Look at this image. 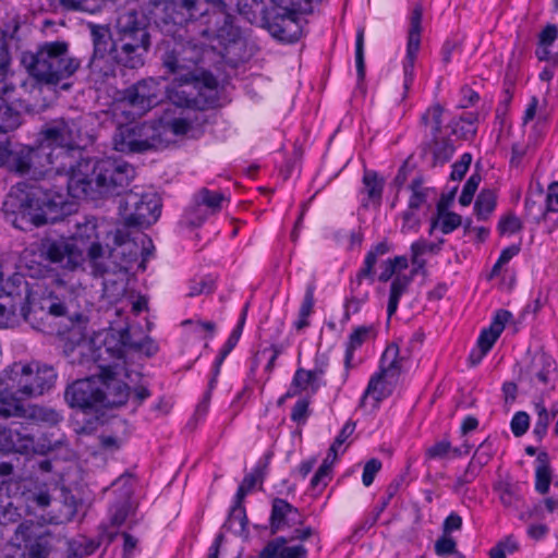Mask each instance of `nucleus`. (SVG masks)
<instances>
[{
    "label": "nucleus",
    "instance_id": "nucleus-49",
    "mask_svg": "<svg viewBox=\"0 0 558 558\" xmlns=\"http://www.w3.org/2000/svg\"><path fill=\"white\" fill-rule=\"evenodd\" d=\"M21 151L22 148L19 150H11L7 145H3L2 142H0V165L2 166L8 163L20 174L29 177V179L34 181L33 183L40 182L39 177L33 175L31 172L21 171L16 168V157Z\"/></svg>",
    "mask_w": 558,
    "mask_h": 558
},
{
    "label": "nucleus",
    "instance_id": "nucleus-30",
    "mask_svg": "<svg viewBox=\"0 0 558 558\" xmlns=\"http://www.w3.org/2000/svg\"><path fill=\"white\" fill-rule=\"evenodd\" d=\"M390 250L391 245L386 240L371 247V250L365 255L363 266L357 271L355 279L351 281L352 291H354L353 286H361L364 279L369 280L371 283L375 281L374 266L376 265L378 258L389 253Z\"/></svg>",
    "mask_w": 558,
    "mask_h": 558
},
{
    "label": "nucleus",
    "instance_id": "nucleus-33",
    "mask_svg": "<svg viewBox=\"0 0 558 558\" xmlns=\"http://www.w3.org/2000/svg\"><path fill=\"white\" fill-rule=\"evenodd\" d=\"M23 507L22 501H16L14 494L8 490V483L0 486V524L17 522L22 513L20 509Z\"/></svg>",
    "mask_w": 558,
    "mask_h": 558
},
{
    "label": "nucleus",
    "instance_id": "nucleus-2",
    "mask_svg": "<svg viewBox=\"0 0 558 558\" xmlns=\"http://www.w3.org/2000/svg\"><path fill=\"white\" fill-rule=\"evenodd\" d=\"M148 10L156 27L169 39L165 40L163 66L172 74L186 71L191 74L202 60L201 47L189 37L187 24L206 17L208 27L209 8L201 9L199 0H140Z\"/></svg>",
    "mask_w": 558,
    "mask_h": 558
},
{
    "label": "nucleus",
    "instance_id": "nucleus-11",
    "mask_svg": "<svg viewBox=\"0 0 558 558\" xmlns=\"http://www.w3.org/2000/svg\"><path fill=\"white\" fill-rule=\"evenodd\" d=\"M284 4L282 12L265 17V26L269 34L279 41L293 44L302 36V19L299 12L305 10L311 0H279Z\"/></svg>",
    "mask_w": 558,
    "mask_h": 558
},
{
    "label": "nucleus",
    "instance_id": "nucleus-45",
    "mask_svg": "<svg viewBox=\"0 0 558 558\" xmlns=\"http://www.w3.org/2000/svg\"><path fill=\"white\" fill-rule=\"evenodd\" d=\"M372 331L373 328L371 326H359L350 333L344 356V364L347 368L350 367L351 361L354 356V351L367 340Z\"/></svg>",
    "mask_w": 558,
    "mask_h": 558
},
{
    "label": "nucleus",
    "instance_id": "nucleus-39",
    "mask_svg": "<svg viewBox=\"0 0 558 558\" xmlns=\"http://www.w3.org/2000/svg\"><path fill=\"white\" fill-rule=\"evenodd\" d=\"M542 220H549L553 228H558V181L548 185L545 208L539 207V215L534 217L537 223Z\"/></svg>",
    "mask_w": 558,
    "mask_h": 558
},
{
    "label": "nucleus",
    "instance_id": "nucleus-24",
    "mask_svg": "<svg viewBox=\"0 0 558 558\" xmlns=\"http://www.w3.org/2000/svg\"><path fill=\"white\" fill-rule=\"evenodd\" d=\"M8 377L7 373L0 372V420L22 418L26 399L17 392V388Z\"/></svg>",
    "mask_w": 558,
    "mask_h": 558
},
{
    "label": "nucleus",
    "instance_id": "nucleus-46",
    "mask_svg": "<svg viewBox=\"0 0 558 558\" xmlns=\"http://www.w3.org/2000/svg\"><path fill=\"white\" fill-rule=\"evenodd\" d=\"M58 512L53 514L50 522L53 524H63L72 521L77 512V501L69 492H63V501L59 502Z\"/></svg>",
    "mask_w": 558,
    "mask_h": 558
},
{
    "label": "nucleus",
    "instance_id": "nucleus-44",
    "mask_svg": "<svg viewBox=\"0 0 558 558\" xmlns=\"http://www.w3.org/2000/svg\"><path fill=\"white\" fill-rule=\"evenodd\" d=\"M247 524L248 519L246 517L245 507L232 506L222 529L233 532L236 535H243L247 533Z\"/></svg>",
    "mask_w": 558,
    "mask_h": 558
},
{
    "label": "nucleus",
    "instance_id": "nucleus-52",
    "mask_svg": "<svg viewBox=\"0 0 558 558\" xmlns=\"http://www.w3.org/2000/svg\"><path fill=\"white\" fill-rule=\"evenodd\" d=\"M434 551L438 557L457 555V542L451 535L442 533L434 544Z\"/></svg>",
    "mask_w": 558,
    "mask_h": 558
},
{
    "label": "nucleus",
    "instance_id": "nucleus-1",
    "mask_svg": "<svg viewBox=\"0 0 558 558\" xmlns=\"http://www.w3.org/2000/svg\"><path fill=\"white\" fill-rule=\"evenodd\" d=\"M36 147H22L16 168L40 182H19L3 203L8 221L22 231L62 220L73 210V198L97 199L120 195L135 177V169L111 157L77 160L75 123L56 119L43 125Z\"/></svg>",
    "mask_w": 558,
    "mask_h": 558
},
{
    "label": "nucleus",
    "instance_id": "nucleus-35",
    "mask_svg": "<svg viewBox=\"0 0 558 558\" xmlns=\"http://www.w3.org/2000/svg\"><path fill=\"white\" fill-rule=\"evenodd\" d=\"M363 189L361 190L362 194H365V198L362 199V205L364 207L368 206V203H374L379 205L383 197V191L385 186V181L383 178L378 175V173L374 170H365L363 174Z\"/></svg>",
    "mask_w": 558,
    "mask_h": 558
},
{
    "label": "nucleus",
    "instance_id": "nucleus-36",
    "mask_svg": "<svg viewBox=\"0 0 558 558\" xmlns=\"http://www.w3.org/2000/svg\"><path fill=\"white\" fill-rule=\"evenodd\" d=\"M421 148L423 153H432L434 166L446 163L453 154V147L449 138L440 135H437L434 141H430V137L422 140Z\"/></svg>",
    "mask_w": 558,
    "mask_h": 558
},
{
    "label": "nucleus",
    "instance_id": "nucleus-55",
    "mask_svg": "<svg viewBox=\"0 0 558 558\" xmlns=\"http://www.w3.org/2000/svg\"><path fill=\"white\" fill-rule=\"evenodd\" d=\"M523 225L521 220L513 214L509 213L508 215L500 218L497 229L501 235L504 234H514L522 230Z\"/></svg>",
    "mask_w": 558,
    "mask_h": 558
},
{
    "label": "nucleus",
    "instance_id": "nucleus-10",
    "mask_svg": "<svg viewBox=\"0 0 558 558\" xmlns=\"http://www.w3.org/2000/svg\"><path fill=\"white\" fill-rule=\"evenodd\" d=\"M160 199L154 193L128 192L119 204V215L128 227H148L160 216Z\"/></svg>",
    "mask_w": 558,
    "mask_h": 558
},
{
    "label": "nucleus",
    "instance_id": "nucleus-43",
    "mask_svg": "<svg viewBox=\"0 0 558 558\" xmlns=\"http://www.w3.org/2000/svg\"><path fill=\"white\" fill-rule=\"evenodd\" d=\"M497 206V194L494 190H482L474 204V213L478 220H487Z\"/></svg>",
    "mask_w": 558,
    "mask_h": 558
},
{
    "label": "nucleus",
    "instance_id": "nucleus-22",
    "mask_svg": "<svg viewBox=\"0 0 558 558\" xmlns=\"http://www.w3.org/2000/svg\"><path fill=\"white\" fill-rule=\"evenodd\" d=\"M150 40H128L116 37L112 62L125 69H138L144 65L149 51Z\"/></svg>",
    "mask_w": 558,
    "mask_h": 558
},
{
    "label": "nucleus",
    "instance_id": "nucleus-56",
    "mask_svg": "<svg viewBox=\"0 0 558 558\" xmlns=\"http://www.w3.org/2000/svg\"><path fill=\"white\" fill-rule=\"evenodd\" d=\"M481 182V177L477 173L472 174L463 185L461 195L459 197V203L462 206H469L474 197V194L478 187Z\"/></svg>",
    "mask_w": 558,
    "mask_h": 558
},
{
    "label": "nucleus",
    "instance_id": "nucleus-19",
    "mask_svg": "<svg viewBox=\"0 0 558 558\" xmlns=\"http://www.w3.org/2000/svg\"><path fill=\"white\" fill-rule=\"evenodd\" d=\"M142 12L135 9H129L119 14L116 23V37L128 40H150L148 32V22H153L148 10L140 0H136Z\"/></svg>",
    "mask_w": 558,
    "mask_h": 558
},
{
    "label": "nucleus",
    "instance_id": "nucleus-7",
    "mask_svg": "<svg viewBox=\"0 0 558 558\" xmlns=\"http://www.w3.org/2000/svg\"><path fill=\"white\" fill-rule=\"evenodd\" d=\"M216 87L217 82L213 75L205 77L203 83L186 80L167 88L168 101L163 106L165 108L174 106L181 109L205 110L214 107L217 101Z\"/></svg>",
    "mask_w": 558,
    "mask_h": 558
},
{
    "label": "nucleus",
    "instance_id": "nucleus-62",
    "mask_svg": "<svg viewBox=\"0 0 558 558\" xmlns=\"http://www.w3.org/2000/svg\"><path fill=\"white\" fill-rule=\"evenodd\" d=\"M511 318H512L511 312L500 308V310L496 311V313L493 317V320L487 329L500 337V335L502 333V331L506 327V324Z\"/></svg>",
    "mask_w": 558,
    "mask_h": 558
},
{
    "label": "nucleus",
    "instance_id": "nucleus-60",
    "mask_svg": "<svg viewBox=\"0 0 558 558\" xmlns=\"http://www.w3.org/2000/svg\"><path fill=\"white\" fill-rule=\"evenodd\" d=\"M530 427V416L524 411L514 413L510 422V428L515 437L523 436Z\"/></svg>",
    "mask_w": 558,
    "mask_h": 558
},
{
    "label": "nucleus",
    "instance_id": "nucleus-37",
    "mask_svg": "<svg viewBox=\"0 0 558 558\" xmlns=\"http://www.w3.org/2000/svg\"><path fill=\"white\" fill-rule=\"evenodd\" d=\"M315 291L316 282L315 279L313 278L306 283L304 296L298 313V319L293 323V327L298 331H302L303 329L307 328L311 324L310 316L314 312Z\"/></svg>",
    "mask_w": 558,
    "mask_h": 558
},
{
    "label": "nucleus",
    "instance_id": "nucleus-59",
    "mask_svg": "<svg viewBox=\"0 0 558 558\" xmlns=\"http://www.w3.org/2000/svg\"><path fill=\"white\" fill-rule=\"evenodd\" d=\"M310 414V401L306 398H302L292 408L291 420L298 425H305Z\"/></svg>",
    "mask_w": 558,
    "mask_h": 558
},
{
    "label": "nucleus",
    "instance_id": "nucleus-20",
    "mask_svg": "<svg viewBox=\"0 0 558 558\" xmlns=\"http://www.w3.org/2000/svg\"><path fill=\"white\" fill-rule=\"evenodd\" d=\"M201 9L204 4L210 5L208 27L202 31V34L208 38L229 39L233 40L236 36V31L232 25V15L228 12L225 0H199Z\"/></svg>",
    "mask_w": 558,
    "mask_h": 558
},
{
    "label": "nucleus",
    "instance_id": "nucleus-64",
    "mask_svg": "<svg viewBox=\"0 0 558 558\" xmlns=\"http://www.w3.org/2000/svg\"><path fill=\"white\" fill-rule=\"evenodd\" d=\"M480 471L481 468H478L477 465L473 464L470 461L464 472L457 477L456 483L453 485L454 492H459L462 487L472 483L478 475Z\"/></svg>",
    "mask_w": 558,
    "mask_h": 558
},
{
    "label": "nucleus",
    "instance_id": "nucleus-48",
    "mask_svg": "<svg viewBox=\"0 0 558 558\" xmlns=\"http://www.w3.org/2000/svg\"><path fill=\"white\" fill-rule=\"evenodd\" d=\"M238 11L250 23H255L265 11L263 0H238Z\"/></svg>",
    "mask_w": 558,
    "mask_h": 558
},
{
    "label": "nucleus",
    "instance_id": "nucleus-6",
    "mask_svg": "<svg viewBox=\"0 0 558 558\" xmlns=\"http://www.w3.org/2000/svg\"><path fill=\"white\" fill-rule=\"evenodd\" d=\"M17 392L26 400L49 393L56 386L58 373L50 364L39 361L13 362L2 369Z\"/></svg>",
    "mask_w": 558,
    "mask_h": 558
},
{
    "label": "nucleus",
    "instance_id": "nucleus-9",
    "mask_svg": "<svg viewBox=\"0 0 558 558\" xmlns=\"http://www.w3.org/2000/svg\"><path fill=\"white\" fill-rule=\"evenodd\" d=\"M399 353L400 350L396 343L386 348L380 357L379 371L369 378L362 401L371 397L378 403L393 392L401 372L402 359Z\"/></svg>",
    "mask_w": 558,
    "mask_h": 558
},
{
    "label": "nucleus",
    "instance_id": "nucleus-12",
    "mask_svg": "<svg viewBox=\"0 0 558 558\" xmlns=\"http://www.w3.org/2000/svg\"><path fill=\"white\" fill-rule=\"evenodd\" d=\"M63 445H65L64 436L54 442L38 445L39 449H36L34 436L25 424L0 425V450L4 452L28 453L34 450L45 454Z\"/></svg>",
    "mask_w": 558,
    "mask_h": 558
},
{
    "label": "nucleus",
    "instance_id": "nucleus-32",
    "mask_svg": "<svg viewBox=\"0 0 558 558\" xmlns=\"http://www.w3.org/2000/svg\"><path fill=\"white\" fill-rule=\"evenodd\" d=\"M554 371H556V361L546 353L535 354L525 367V374L530 381H538L543 385L549 383L550 373Z\"/></svg>",
    "mask_w": 558,
    "mask_h": 558
},
{
    "label": "nucleus",
    "instance_id": "nucleus-18",
    "mask_svg": "<svg viewBox=\"0 0 558 558\" xmlns=\"http://www.w3.org/2000/svg\"><path fill=\"white\" fill-rule=\"evenodd\" d=\"M227 201L225 193L202 187L194 194L191 205L185 209L184 218L190 226L199 227L210 216L219 213Z\"/></svg>",
    "mask_w": 558,
    "mask_h": 558
},
{
    "label": "nucleus",
    "instance_id": "nucleus-41",
    "mask_svg": "<svg viewBox=\"0 0 558 558\" xmlns=\"http://www.w3.org/2000/svg\"><path fill=\"white\" fill-rule=\"evenodd\" d=\"M462 225V217L453 211L445 210L442 202L437 205V218L432 220L429 234L439 228L444 234L453 232Z\"/></svg>",
    "mask_w": 558,
    "mask_h": 558
},
{
    "label": "nucleus",
    "instance_id": "nucleus-25",
    "mask_svg": "<svg viewBox=\"0 0 558 558\" xmlns=\"http://www.w3.org/2000/svg\"><path fill=\"white\" fill-rule=\"evenodd\" d=\"M303 520L299 509L282 498H275L271 502V512L269 517V527L271 535L291 527L295 524H302Z\"/></svg>",
    "mask_w": 558,
    "mask_h": 558
},
{
    "label": "nucleus",
    "instance_id": "nucleus-29",
    "mask_svg": "<svg viewBox=\"0 0 558 558\" xmlns=\"http://www.w3.org/2000/svg\"><path fill=\"white\" fill-rule=\"evenodd\" d=\"M22 418L39 426L54 427L63 422L64 416L61 411L48 405L26 404Z\"/></svg>",
    "mask_w": 558,
    "mask_h": 558
},
{
    "label": "nucleus",
    "instance_id": "nucleus-5",
    "mask_svg": "<svg viewBox=\"0 0 558 558\" xmlns=\"http://www.w3.org/2000/svg\"><path fill=\"white\" fill-rule=\"evenodd\" d=\"M78 355L74 363L87 366L90 369L93 364L98 369V377L104 395V409L121 407L126 403L130 396V387L116 377V366L105 363L104 355L112 356L107 347H94L92 343H84L76 348Z\"/></svg>",
    "mask_w": 558,
    "mask_h": 558
},
{
    "label": "nucleus",
    "instance_id": "nucleus-53",
    "mask_svg": "<svg viewBox=\"0 0 558 558\" xmlns=\"http://www.w3.org/2000/svg\"><path fill=\"white\" fill-rule=\"evenodd\" d=\"M292 386L298 390H305L308 386H311L312 391L316 392L320 384L317 383V380L312 377L311 373H308L306 369L298 368L292 379Z\"/></svg>",
    "mask_w": 558,
    "mask_h": 558
},
{
    "label": "nucleus",
    "instance_id": "nucleus-3",
    "mask_svg": "<svg viewBox=\"0 0 558 558\" xmlns=\"http://www.w3.org/2000/svg\"><path fill=\"white\" fill-rule=\"evenodd\" d=\"M21 63L37 83L57 85L71 77L80 68L78 59L73 58L64 41L45 43L36 52L25 51Z\"/></svg>",
    "mask_w": 558,
    "mask_h": 558
},
{
    "label": "nucleus",
    "instance_id": "nucleus-16",
    "mask_svg": "<svg viewBox=\"0 0 558 558\" xmlns=\"http://www.w3.org/2000/svg\"><path fill=\"white\" fill-rule=\"evenodd\" d=\"M423 11V4L415 3L409 15L407 54L403 61L402 99L408 97L414 82V63L421 47Z\"/></svg>",
    "mask_w": 558,
    "mask_h": 558
},
{
    "label": "nucleus",
    "instance_id": "nucleus-51",
    "mask_svg": "<svg viewBox=\"0 0 558 558\" xmlns=\"http://www.w3.org/2000/svg\"><path fill=\"white\" fill-rule=\"evenodd\" d=\"M355 65L359 84L365 78L364 28H359L355 39Z\"/></svg>",
    "mask_w": 558,
    "mask_h": 558
},
{
    "label": "nucleus",
    "instance_id": "nucleus-63",
    "mask_svg": "<svg viewBox=\"0 0 558 558\" xmlns=\"http://www.w3.org/2000/svg\"><path fill=\"white\" fill-rule=\"evenodd\" d=\"M420 226L421 219L417 211L407 208V210L402 213L401 232L405 234L417 231Z\"/></svg>",
    "mask_w": 558,
    "mask_h": 558
},
{
    "label": "nucleus",
    "instance_id": "nucleus-14",
    "mask_svg": "<svg viewBox=\"0 0 558 558\" xmlns=\"http://www.w3.org/2000/svg\"><path fill=\"white\" fill-rule=\"evenodd\" d=\"M65 314V304L53 292H49L36 302L34 299H31V294L26 288L24 301L20 304V315L26 322L31 323L34 328L44 330L45 324L43 320L45 318L50 316L62 317Z\"/></svg>",
    "mask_w": 558,
    "mask_h": 558
},
{
    "label": "nucleus",
    "instance_id": "nucleus-54",
    "mask_svg": "<svg viewBox=\"0 0 558 558\" xmlns=\"http://www.w3.org/2000/svg\"><path fill=\"white\" fill-rule=\"evenodd\" d=\"M11 64V54L7 34L0 28V83L4 81Z\"/></svg>",
    "mask_w": 558,
    "mask_h": 558
},
{
    "label": "nucleus",
    "instance_id": "nucleus-15",
    "mask_svg": "<svg viewBox=\"0 0 558 558\" xmlns=\"http://www.w3.org/2000/svg\"><path fill=\"white\" fill-rule=\"evenodd\" d=\"M64 398L70 408H77L84 413H97L104 409V395L99 378L86 377L69 385Z\"/></svg>",
    "mask_w": 558,
    "mask_h": 558
},
{
    "label": "nucleus",
    "instance_id": "nucleus-26",
    "mask_svg": "<svg viewBox=\"0 0 558 558\" xmlns=\"http://www.w3.org/2000/svg\"><path fill=\"white\" fill-rule=\"evenodd\" d=\"M112 486L117 490H121V500L110 507V521L113 525L120 526L125 522L131 508L130 498L133 494L132 476L126 473L122 474L112 483Z\"/></svg>",
    "mask_w": 558,
    "mask_h": 558
},
{
    "label": "nucleus",
    "instance_id": "nucleus-31",
    "mask_svg": "<svg viewBox=\"0 0 558 558\" xmlns=\"http://www.w3.org/2000/svg\"><path fill=\"white\" fill-rule=\"evenodd\" d=\"M445 109L440 104L430 105L420 117L418 129L423 134V140L434 141L440 135L442 129V113Z\"/></svg>",
    "mask_w": 558,
    "mask_h": 558
},
{
    "label": "nucleus",
    "instance_id": "nucleus-34",
    "mask_svg": "<svg viewBox=\"0 0 558 558\" xmlns=\"http://www.w3.org/2000/svg\"><path fill=\"white\" fill-rule=\"evenodd\" d=\"M340 445H336L332 442L330 448L328 449L327 457L324 459L322 465L318 468L316 473L311 480V489L319 494L323 489L328 485V482L331 480L332 464L337 460L338 449Z\"/></svg>",
    "mask_w": 558,
    "mask_h": 558
},
{
    "label": "nucleus",
    "instance_id": "nucleus-61",
    "mask_svg": "<svg viewBox=\"0 0 558 558\" xmlns=\"http://www.w3.org/2000/svg\"><path fill=\"white\" fill-rule=\"evenodd\" d=\"M381 461L377 458H373L365 463L362 474V483L364 486L368 487L373 484L377 473L381 470Z\"/></svg>",
    "mask_w": 558,
    "mask_h": 558
},
{
    "label": "nucleus",
    "instance_id": "nucleus-42",
    "mask_svg": "<svg viewBox=\"0 0 558 558\" xmlns=\"http://www.w3.org/2000/svg\"><path fill=\"white\" fill-rule=\"evenodd\" d=\"M553 477V471L549 464V456L546 451H542L536 458L535 468V489L542 495L549 492V486Z\"/></svg>",
    "mask_w": 558,
    "mask_h": 558
},
{
    "label": "nucleus",
    "instance_id": "nucleus-28",
    "mask_svg": "<svg viewBox=\"0 0 558 558\" xmlns=\"http://www.w3.org/2000/svg\"><path fill=\"white\" fill-rule=\"evenodd\" d=\"M291 539L277 536L267 542L259 553V558H307L308 550L302 544L288 546Z\"/></svg>",
    "mask_w": 558,
    "mask_h": 558
},
{
    "label": "nucleus",
    "instance_id": "nucleus-13",
    "mask_svg": "<svg viewBox=\"0 0 558 558\" xmlns=\"http://www.w3.org/2000/svg\"><path fill=\"white\" fill-rule=\"evenodd\" d=\"M39 253L50 264L65 270H74L84 262L82 247L65 236H45L40 241Z\"/></svg>",
    "mask_w": 558,
    "mask_h": 558
},
{
    "label": "nucleus",
    "instance_id": "nucleus-47",
    "mask_svg": "<svg viewBox=\"0 0 558 558\" xmlns=\"http://www.w3.org/2000/svg\"><path fill=\"white\" fill-rule=\"evenodd\" d=\"M58 512L53 514L50 522L53 524H63L72 521L77 512V501L69 492H63V501L59 502Z\"/></svg>",
    "mask_w": 558,
    "mask_h": 558
},
{
    "label": "nucleus",
    "instance_id": "nucleus-40",
    "mask_svg": "<svg viewBox=\"0 0 558 558\" xmlns=\"http://www.w3.org/2000/svg\"><path fill=\"white\" fill-rule=\"evenodd\" d=\"M459 457H462V449L453 447L447 437L436 440L424 452L425 461L449 460Z\"/></svg>",
    "mask_w": 558,
    "mask_h": 558
},
{
    "label": "nucleus",
    "instance_id": "nucleus-8",
    "mask_svg": "<svg viewBox=\"0 0 558 558\" xmlns=\"http://www.w3.org/2000/svg\"><path fill=\"white\" fill-rule=\"evenodd\" d=\"M156 122H143L120 126L113 136V148L125 154L144 153L165 148Z\"/></svg>",
    "mask_w": 558,
    "mask_h": 558
},
{
    "label": "nucleus",
    "instance_id": "nucleus-4",
    "mask_svg": "<svg viewBox=\"0 0 558 558\" xmlns=\"http://www.w3.org/2000/svg\"><path fill=\"white\" fill-rule=\"evenodd\" d=\"M74 226L75 231L68 239L82 247V257L87 256L96 275L102 276L107 272V267L104 265L105 258H116L119 254L125 255L126 250L132 253L133 247H136V244L130 241L129 235L121 230H116L112 233L116 247H111L108 243L102 245L99 241L100 231L95 217L75 218Z\"/></svg>",
    "mask_w": 558,
    "mask_h": 558
},
{
    "label": "nucleus",
    "instance_id": "nucleus-21",
    "mask_svg": "<svg viewBox=\"0 0 558 558\" xmlns=\"http://www.w3.org/2000/svg\"><path fill=\"white\" fill-rule=\"evenodd\" d=\"M8 490L14 494L16 501H22L29 511L45 509L51 502L49 488L46 484H38L32 480L12 481L8 483Z\"/></svg>",
    "mask_w": 558,
    "mask_h": 558
},
{
    "label": "nucleus",
    "instance_id": "nucleus-23",
    "mask_svg": "<svg viewBox=\"0 0 558 558\" xmlns=\"http://www.w3.org/2000/svg\"><path fill=\"white\" fill-rule=\"evenodd\" d=\"M38 530L32 521L22 522L15 530V537L24 543L28 558H48L50 555L51 535L38 533Z\"/></svg>",
    "mask_w": 558,
    "mask_h": 558
},
{
    "label": "nucleus",
    "instance_id": "nucleus-50",
    "mask_svg": "<svg viewBox=\"0 0 558 558\" xmlns=\"http://www.w3.org/2000/svg\"><path fill=\"white\" fill-rule=\"evenodd\" d=\"M494 453V442L489 438H486L475 450L471 462L482 469L490 461Z\"/></svg>",
    "mask_w": 558,
    "mask_h": 558
},
{
    "label": "nucleus",
    "instance_id": "nucleus-17",
    "mask_svg": "<svg viewBox=\"0 0 558 558\" xmlns=\"http://www.w3.org/2000/svg\"><path fill=\"white\" fill-rule=\"evenodd\" d=\"M163 86L161 82L148 77L131 85L123 90L122 100L143 114L151 108L162 104Z\"/></svg>",
    "mask_w": 558,
    "mask_h": 558
},
{
    "label": "nucleus",
    "instance_id": "nucleus-57",
    "mask_svg": "<svg viewBox=\"0 0 558 558\" xmlns=\"http://www.w3.org/2000/svg\"><path fill=\"white\" fill-rule=\"evenodd\" d=\"M412 282V276L397 275L390 284L389 298L399 300L408 291Z\"/></svg>",
    "mask_w": 558,
    "mask_h": 558
},
{
    "label": "nucleus",
    "instance_id": "nucleus-38",
    "mask_svg": "<svg viewBox=\"0 0 558 558\" xmlns=\"http://www.w3.org/2000/svg\"><path fill=\"white\" fill-rule=\"evenodd\" d=\"M92 37L94 44V58L104 59L105 57H108V59L112 61L116 35L112 37L108 28L97 26L93 27Z\"/></svg>",
    "mask_w": 558,
    "mask_h": 558
},
{
    "label": "nucleus",
    "instance_id": "nucleus-27",
    "mask_svg": "<svg viewBox=\"0 0 558 558\" xmlns=\"http://www.w3.org/2000/svg\"><path fill=\"white\" fill-rule=\"evenodd\" d=\"M170 108L163 109V114L156 122L158 126V133L161 135V140L165 141V147L175 141V137L185 135L191 130V121L183 117V112H180L179 117H170Z\"/></svg>",
    "mask_w": 558,
    "mask_h": 558
},
{
    "label": "nucleus",
    "instance_id": "nucleus-58",
    "mask_svg": "<svg viewBox=\"0 0 558 558\" xmlns=\"http://www.w3.org/2000/svg\"><path fill=\"white\" fill-rule=\"evenodd\" d=\"M99 543L82 537L71 543V550L76 557L89 556L98 548Z\"/></svg>",
    "mask_w": 558,
    "mask_h": 558
}]
</instances>
